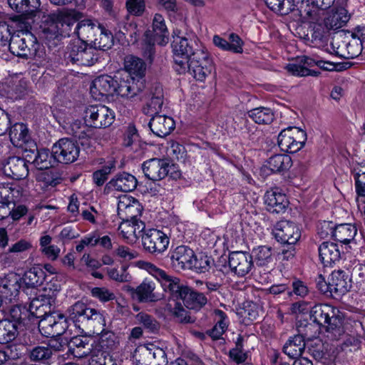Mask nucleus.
<instances>
[{
  "mask_svg": "<svg viewBox=\"0 0 365 365\" xmlns=\"http://www.w3.org/2000/svg\"><path fill=\"white\" fill-rule=\"evenodd\" d=\"M115 79L108 75H103L95 78L90 87V92L95 100L100 101L104 96L114 94Z\"/></svg>",
  "mask_w": 365,
  "mask_h": 365,
  "instance_id": "nucleus-23",
  "label": "nucleus"
},
{
  "mask_svg": "<svg viewBox=\"0 0 365 365\" xmlns=\"http://www.w3.org/2000/svg\"><path fill=\"white\" fill-rule=\"evenodd\" d=\"M9 137L14 146L21 148L29 140V129L22 123H15L10 128Z\"/></svg>",
  "mask_w": 365,
  "mask_h": 365,
  "instance_id": "nucleus-42",
  "label": "nucleus"
},
{
  "mask_svg": "<svg viewBox=\"0 0 365 365\" xmlns=\"http://www.w3.org/2000/svg\"><path fill=\"white\" fill-rule=\"evenodd\" d=\"M338 313L339 310L330 304H316L310 310V317L318 325L334 330L341 324Z\"/></svg>",
  "mask_w": 365,
  "mask_h": 365,
  "instance_id": "nucleus-10",
  "label": "nucleus"
},
{
  "mask_svg": "<svg viewBox=\"0 0 365 365\" xmlns=\"http://www.w3.org/2000/svg\"><path fill=\"white\" fill-rule=\"evenodd\" d=\"M214 69L212 59L205 47H200L188 62L187 71H190L193 77L200 81H203Z\"/></svg>",
  "mask_w": 365,
  "mask_h": 365,
  "instance_id": "nucleus-9",
  "label": "nucleus"
},
{
  "mask_svg": "<svg viewBox=\"0 0 365 365\" xmlns=\"http://www.w3.org/2000/svg\"><path fill=\"white\" fill-rule=\"evenodd\" d=\"M256 262L260 265H264L269 262L272 257V250L267 246H259L252 251Z\"/></svg>",
  "mask_w": 365,
  "mask_h": 365,
  "instance_id": "nucleus-55",
  "label": "nucleus"
},
{
  "mask_svg": "<svg viewBox=\"0 0 365 365\" xmlns=\"http://www.w3.org/2000/svg\"><path fill=\"white\" fill-rule=\"evenodd\" d=\"M143 207L140 202L129 195H121L118 197L117 212L121 220L140 218Z\"/></svg>",
  "mask_w": 365,
  "mask_h": 365,
  "instance_id": "nucleus-18",
  "label": "nucleus"
},
{
  "mask_svg": "<svg viewBox=\"0 0 365 365\" xmlns=\"http://www.w3.org/2000/svg\"><path fill=\"white\" fill-rule=\"evenodd\" d=\"M20 354L15 346H6L0 349V365L8 363L11 365L12 363L19 361Z\"/></svg>",
  "mask_w": 365,
  "mask_h": 365,
  "instance_id": "nucleus-54",
  "label": "nucleus"
},
{
  "mask_svg": "<svg viewBox=\"0 0 365 365\" xmlns=\"http://www.w3.org/2000/svg\"><path fill=\"white\" fill-rule=\"evenodd\" d=\"M91 349L90 339L86 336H74L68 342V351L76 358L86 356L91 353Z\"/></svg>",
  "mask_w": 365,
  "mask_h": 365,
  "instance_id": "nucleus-37",
  "label": "nucleus"
},
{
  "mask_svg": "<svg viewBox=\"0 0 365 365\" xmlns=\"http://www.w3.org/2000/svg\"><path fill=\"white\" fill-rule=\"evenodd\" d=\"M12 34H19L21 36H26L31 43H36V38L31 34L30 30L32 26L29 22H25L21 19L12 21Z\"/></svg>",
  "mask_w": 365,
  "mask_h": 365,
  "instance_id": "nucleus-51",
  "label": "nucleus"
},
{
  "mask_svg": "<svg viewBox=\"0 0 365 365\" xmlns=\"http://www.w3.org/2000/svg\"><path fill=\"white\" fill-rule=\"evenodd\" d=\"M20 195L19 187H12L9 184L0 183V201L14 204Z\"/></svg>",
  "mask_w": 365,
  "mask_h": 365,
  "instance_id": "nucleus-49",
  "label": "nucleus"
},
{
  "mask_svg": "<svg viewBox=\"0 0 365 365\" xmlns=\"http://www.w3.org/2000/svg\"><path fill=\"white\" fill-rule=\"evenodd\" d=\"M17 336V325L9 319L0 322V344L13 341Z\"/></svg>",
  "mask_w": 365,
  "mask_h": 365,
  "instance_id": "nucleus-45",
  "label": "nucleus"
},
{
  "mask_svg": "<svg viewBox=\"0 0 365 365\" xmlns=\"http://www.w3.org/2000/svg\"><path fill=\"white\" fill-rule=\"evenodd\" d=\"M357 233L356 227L349 223L340 224L335 226L333 238L343 244H348L354 240Z\"/></svg>",
  "mask_w": 365,
  "mask_h": 365,
  "instance_id": "nucleus-44",
  "label": "nucleus"
},
{
  "mask_svg": "<svg viewBox=\"0 0 365 365\" xmlns=\"http://www.w3.org/2000/svg\"><path fill=\"white\" fill-rule=\"evenodd\" d=\"M46 274L41 266H35L26 271L22 278L24 292L30 295L29 311L34 314L39 308L51 304L55 297V292L59 289L58 285L51 288L48 284L43 286Z\"/></svg>",
  "mask_w": 365,
  "mask_h": 365,
  "instance_id": "nucleus-2",
  "label": "nucleus"
},
{
  "mask_svg": "<svg viewBox=\"0 0 365 365\" xmlns=\"http://www.w3.org/2000/svg\"><path fill=\"white\" fill-rule=\"evenodd\" d=\"M292 165V160L289 155L286 154H277L271 156L265 162L262 169L266 175L283 173L287 171Z\"/></svg>",
  "mask_w": 365,
  "mask_h": 365,
  "instance_id": "nucleus-26",
  "label": "nucleus"
},
{
  "mask_svg": "<svg viewBox=\"0 0 365 365\" xmlns=\"http://www.w3.org/2000/svg\"><path fill=\"white\" fill-rule=\"evenodd\" d=\"M153 36L149 37L147 32L145 38L149 57L153 53V45L155 43L164 46L168 43V31L165 25V19L161 14H155L153 20Z\"/></svg>",
  "mask_w": 365,
  "mask_h": 365,
  "instance_id": "nucleus-17",
  "label": "nucleus"
},
{
  "mask_svg": "<svg viewBox=\"0 0 365 365\" xmlns=\"http://www.w3.org/2000/svg\"><path fill=\"white\" fill-rule=\"evenodd\" d=\"M267 6L281 15L292 14L296 21L311 26L314 15V7L309 4V0H265Z\"/></svg>",
  "mask_w": 365,
  "mask_h": 365,
  "instance_id": "nucleus-4",
  "label": "nucleus"
},
{
  "mask_svg": "<svg viewBox=\"0 0 365 365\" xmlns=\"http://www.w3.org/2000/svg\"><path fill=\"white\" fill-rule=\"evenodd\" d=\"M9 48L10 51L15 56L26 57L30 54V48L28 42L31 45L35 43H31L26 36H21L19 34H12L9 39Z\"/></svg>",
  "mask_w": 365,
  "mask_h": 365,
  "instance_id": "nucleus-39",
  "label": "nucleus"
},
{
  "mask_svg": "<svg viewBox=\"0 0 365 365\" xmlns=\"http://www.w3.org/2000/svg\"><path fill=\"white\" fill-rule=\"evenodd\" d=\"M352 175L355 182V190L358 195L356 202L359 209H361L359 197H365V161L354 165Z\"/></svg>",
  "mask_w": 365,
  "mask_h": 365,
  "instance_id": "nucleus-40",
  "label": "nucleus"
},
{
  "mask_svg": "<svg viewBox=\"0 0 365 365\" xmlns=\"http://www.w3.org/2000/svg\"><path fill=\"white\" fill-rule=\"evenodd\" d=\"M114 94L123 98H131L136 96L145 88L142 80H135L125 73H118L115 76Z\"/></svg>",
  "mask_w": 365,
  "mask_h": 365,
  "instance_id": "nucleus-13",
  "label": "nucleus"
},
{
  "mask_svg": "<svg viewBox=\"0 0 365 365\" xmlns=\"http://www.w3.org/2000/svg\"><path fill=\"white\" fill-rule=\"evenodd\" d=\"M141 351L149 359L158 361L155 365H161L166 362L165 351L154 344H147L141 348Z\"/></svg>",
  "mask_w": 365,
  "mask_h": 365,
  "instance_id": "nucleus-48",
  "label": "nucleus"
},
{
  "mask_svg": "<svg viewBox=\"0 0 365 365\" xmlns=\"http://www.w3.org/2000/svg\"><path fill=\"white\" fill-rule=\"evenodd\" d=\"M83 120L87 126L96 128H107L114 122L115 113L104 105H89L84 110Z\"/></svg>",
  "mask_w": 365,
  "mask_h": 365,
  "instance_id": "nucleus-7",
  "label": "nucleus"
},
{
  "mask_svg": "<svg viewBox=\"0 0 365 365\" xmlns=\"http://www.w3.org/2000/svg\"><path fill=\"white\" fill-rule=\"evenodd\" d=\"M155 284L153 281L145 279L135 289V294L140 302H155L159 297L155 293Z\"/></svg>",
  "mask_w": 365,
  "mask_h": 365,
  "instance_id": "nucleus-43",
  "label": "nucleus"
},
{
  "mask_svg": "<svg viewBox=\"0 0 365 365\" xmlns=\"http://www.w3.org/2000/svg\"><path fill=\"white\" fill-rule=\"evenodd\" d=\"M124 67L126 74L131 78L135 77L136 81L142 80L145 86V64L143 60L133 56H128L125 58Z\"/></svg>",
  "mask_w": 365,
  "mask_h": 365,
  "instance_id": "nucleus-35",
  "label": "nucleus"
},
{
  "mask_svg": "<svg viewBox=\"0 0 365 365\" xmlns=\"http://www.w3.org/2000/svg\"><path fill=\"white\" fill-rule=\"evenodd\" d=\"M215 319L217 320L216 324L210 331V336L213 339H219L225 332L227 327L228 320L226 314L221 310L215 311Z\"/></svg>",
  "mask_w": 365,
  "mask_h": 365,
  "instance_id": "nucleus-50",
  "label": "nucleus"
},
{
  "mask_svg": "<svg viewBox=\"0 0 365 365\" xmlns=\"http://www.w3.org/2000/svg\"><path fill=\"white\" fill-rule=\"evenodd\" d=\"M137 183V180L134 175L123 173L110 180L109 186L118 191L130 192L135 189Z\"/></svg>",
  "mask_w": 365,
  "mask_h": 365,
  "instance_id": "nucleus-38",
  "label": "nucleus"
},
{
  "mask_svg": "<svg viewBox=\"0 0 365 365\" xmlns=\"http://www.w3.org/2000/svg\"><path fill=\"white\" fill-rule=\"evenodd\" d=\"M107 272L111 279L119 282H128L131 278L125 266L122 267L120 269L116 268L109 269Z\"/></svg>",
  "mask_w": 365,
  "mask_h": 365,
  "instance_id": "nucleus-58",
  "label": "nucleus"
},
{
  "mask_svg": "<svg viewBox=\"0 0 365 365\" xmlns=\"http://www.w3.org/2000/svg\"><path fill=\"white\" fill-rule=\"evenodd\" d=\"M52 356V349L48 346H38L34 347L30 354L32 361L42 363L48 362Z\"/></svg>",
  "mask_w": 365,
  "mask_h": 365,
  "instance_id": "nucleus-53",
  "label": "nucleus"
},
{
  "mask_svg": "<svg viewBox=\"0 0 365 365\" xmlns=\"http://www.w3.org/2000/svg\"><path fill=\"white\" fill-rule=\"evenodd\" d=\"M2 170L5 175L14 180L25 178L29 174L26 159L19 157L9 158L2 164Z\"/></svg>",
  "mask_w": 365,
  "mask_h": 365,
  "instance_id": "nucleus-25",
  "label": "nucleus"
},
{
  "mask_svg": "<svg viewBox=\"0 0 365 365\" xmlns=\"http://www.w3.org/2000/svg\"><path fill=\"white\" fill-rule=\"evenodd\" d=\"M21 277L15 272L0 277V297L11 302L19 293Z\"/></svg>",
  "mask_w": 365,
  "mask_h": 365,
  "instance_id": "nucleus-21",
  "label": "nucleus"
},
{
  "mask_svg": "<svg viewBox=\"0 0 365 365\" xmlns=\"http://www.w3.org/2000/svg\"><path fill=\"white\" fill-rule=\"evenodd\" d=\"M212 260L207 255L200 254L198 256L195 255L192 269L198 272H205L210 268Z\"/></svg>",
  "mask_w": 365,
  "mask_h": 365,
  "instance_id": "nucleus-56",
  "label": "nucleus"
},
{
  "mask_svg": "<svg viewBox=\"0 0 365 365\" xmlns=\"http://www.w3.org/2000/svg\"><path fill=\"white\" fill-rule=\"evenodd\" d=\"M349 17L347 11L343 7L331 10L324 19L322 31L342 28L348 22Z\"/></svg>",
  "mask_w": 365,
  "mask_h": 365,
  "instance_id": "nucleus-30",
  "label": "nucleus"
},
{
  "mask_svg": "<svg viewBox=\"0 0 365 365\" xmlns=\"http://www.w3.org/2000/svg\"><path fill=\"white\" fill-rule=\"evenodd\" d=\"M229 266L232 272L239 277H244L253 267L252 256L246 252H232L229 255Z\"/></svg>",
  "mask_w": 365,
  "mask_h": 365,
  "instance_id": "nucleus-20",
  "label": "nucleus"
},
{
  "mask_svg": "<svg viewBox=\"0 0 365 365\" xmlns=\"http://www.w3.org/2000/svg\"><path fill=\"white\" fill-rule=\"evenodd\" d=\"M112 166H106L102 169L96 170L93 175V181L98 185H103L108 178V174L110 173Z\"/></svg>",
  "mask_w": 365,
  "mask_h": 365,
  "instance_id": "nucleus-64",
  "label": "nucleus"
},
{
  "mask_svg": "<svg viewBox=\"0 0 365 365\" xmlns=\"http://www.w3.org/2000/svg\"><path fill=\"white\" fill-rule=\"evenodd\" d=\"M170 165L166 160L152 158L142 165L145 177L151 180H160L167 176Z\"/></svg>",
  "mask_w": 365,
  "mask_h": 365,
  "instance_id": "nucleus-22",
  "label": "nucleus"
},
{
  "mask_svg": "<svg viewBox=\"0 0 365 365\" xmlns=\"http://www.w3.org/2000/svg\"><path fill=\"white\" fill-rule=\"evenodd\" d=\"M66 317L61 313L53 312L41 319L38 323V329L42 335L53 337L63 334L68 328Z\"/></svg>",
  "mask_w": 365,
  "mask_h": 365,
  "instance_id": "nucleus-14",
  "label": "nucleus"
},
{
  "mask_svg": "<svg viewBox=\"0 0 365 365\" xmlns=\"http://www.w3.org/2000/svg\"><path fill=\"white\" fill-rule=\"evenodd\" d=\"M195 253L187 246H178L173 251L171 260L176 269H192Z\"/></svg>",
  "mask_w": 365,
  "mask_h": 365,
  "instance_id": "nucleus-33",
  "label": "nucleus"
},
{
  "mask_svg": "<svg viewBox=\"0 0 365 365\" xmlns=\"http://www.w3.org/2000/svg\"><path fill=\"white\" fill-rule=\"evenodd\" d=\"M144 249L153 255L165 252L170 245L169 236L160 230L148 229L142 235Z\"/></svg>",
  "mask_w": 365,
  "mask_h": 365,
  "instance_id": "nucleus-12",
  "label": "nucleus"
},
{
  "mask_svg": "<svg viewBox=\"0 0 365 365\" xmlns=\"http://www.w3.org/2000/svg\"><path fill=\"white\" fill-rule=\"evenodd\" d=\"M149 126L155 135L163 138L175 129V122L171 116L158 114L152 117Z\"/></svg>",
  "mask_w": 365,
  "mask_h": 365,
  "instance_id": "nucleus-27",
  "label": "nucleus"
},
{
  "mask_svg": "<svg viewBox=\"0 0 365 365\" xmlns=\"http://www.w3.org/2000/svg\"><path fill=\"white\" fill-rule=\"evenodd\" d=\"M52 153L56 161L61 163H71L79 155V148L76 143L68 139L61 138L52 147Z\"/></svg>",
  "mask_w": 365,
  "mask_h": 365,
  "instance_id": "nucleus-15",
  "label": "nucleus"
},
{
  "mask_svg": "<svg viewBox=\"0 0 365 365\" xmlns=\"http://www.w3.org/2000/svg\"><path fill=\"white\" fill-rule=\"evenodd\" d=\"M115 255L123 261H130L138 257V252L126 246H119L115 250Z\"/></svg>",
  "mask_w": 365,
  "mask_h": 365,
  "instance_id": "nucleus-61",
  "label": "nucleus"
},
{
  "mask_svg": "<svg viewBox=\"0 0 365 365\" xmlns=\"http://www.w3.org/2000/svg\"><path fill=\"white\" fill-rule=\"evenodd\" d=\"M145 223L140 220L135 219H125L118 226L120 235L123 239L128 244H134L142 236L143 231L145 232Z\"/></svg>",
  "mask_w": 365,
  "mask_h": 365,
  "instance_id": "nucleus-19",
  "label": "nucleus"
},
{
  "mask_svg": "<svg viewBox=\"0 0 365 365\" xmlns=\"http://www.w3.org/2000/svg\"><path fill=\"white\" fill-rule=\"evenodd\" d=\"M66 317L68 320L72 321L76 327H79L78 323L89 320H93L99 325L104 326L106 324L103 313L88 307L85 303L81 302H77L70 307Z\"/></svg>",
  "mask_w": 365,
  "mask_h": 365,
  "instance_id": "nucleus-11",
  "label": "nucleus"
},
{
  "mask_svg": "<svg viewBox=\"0 0 365 365\" xmlns=\"http://www.w3.org/2000/svg\"><path fill=\"white\" fill-rule=\"evenodd\" d=\"M315 66L325 71L336 69V66L330 61H324L319 56H307L297 57L294 61L287 63L285 69L289 73L295 76H317L319 72L311 69Z\"/></svg>",
  "mask_w": 365,
  "mask_h": 365,
  "instance_id": "nucleus-6",
  "label": "nucleus"
},
{
  "mask_svg": "<svg viewBox=\"0 0 365 365\" xmlns=\"http://www.w3.org/2000/svg\"><path fill=\"white\" fill-rule=\"evenodd\" d=\"M136 266L155 277L160 282L164 291L169 292L174 297L181 299L187 309H199L207 303V298L203 294L180 285L178 278L168 275L154 264L140 260L136 262Z\"/></svg>",
  "mask_w": 365,
  "mask_h": 365,
  "instance_id": "nucleus-1",
  "label": "nucleus"
},
{
  "mask_svg": "<svg viewBox=\"0 0 365 365\" xmlns=\"http://www.w3.org/2000/svg\"><path fill=\"white\" fill-rule=\"evenodd\" d=\"M168 154L177 160L184 158L185 148L177 142L172 141L168 148Z\"/></svg>",
  "mask_w": 365,
  "mask_h": 365,
  "instance_id": "nucleus-63",
  "label": "nucleus"
},
{
  "mask_svg": "<svg viewBox=\"0 0 365 365\" xmlns=\"http://www.w3.org/2000/svg\"><path fill=\"white\" fill-rule=\"evenodd\" d=\"M334 0H309V4L314 7L313 10H314V15H313L314 18L310 21L311 26H313L314 29H317L316 26L318 24L320 17V9H326L329 8Z\"/></svg>",
  "mask_w": 365,
  "mask_h": 365,
  "instance_id": "nucleus-52",
  "label": "nucleus"
},
{
  "mask_svg": "<svg viewBox=\"0 0 365 365\" xmlns=\"http://www.w3.org/2000/svg\"><path fill=\"white\" fill-rule=\"evenodd\" d=\"M126 9L129 14L134 16H140L145 9V0H127Z\"/></svg>",
  "mask_w": 365,
  "mask_h": 365,
  "instance_id": "nucleus-59",
  "label": "nucleus"
},
{
  "mask_svg": "<svg viewBox=\"0 0 365 365\" xmlns=\"http://www.w3.org/2000/svg\"><path fill=\"white\" fill-rule=\"evenodd\" d=\"M25 158L27 162L32 163L38 170H47L52 166L53 163L56 161L53 153L48 149L42 148L40 150L26 151Z\"/></svg>",
  "mask_w": 365,
  "mask_h": 365,
  "instance_id": "nucleus-31",
  "label": "nucleus"
},
{
  "mask_svg": "<svg viewBox=\"0 0 365 365\" xmlns=\"http://www.w3.org/2000/svg\"><path fill=\"white\" fill-rule=\"evenodd\" d=\"M272 233L278 242L290 245H296L301 237V230L298 225L287 220L278 222Z\"/></svg>",
  "mask_w": 365,
  "mask_h": 365,
  "instance_id": "nucleus-16",
  "label": "nucleus"
},
{
  "mask_svg": "<svg viewBox=\"0 0 365 365\" xmlns=\"http://www.w3.org/2000/svg\"><path fill=\"white\" fill-rule=\"evenodd\" d=\"M81 17V14L76 10H60L44 16L45 19L39 26L38 34L46 40L68 36L72 25Z\"/></svg>",
  "mask_w": 365,
  "mask_h": 365,
  "instance_id": "nucleus-3",
  "label": "nucleus"
},
{
  "mask_svg": "<svg viewBox=\"0 0 365 365\" xmlns=\"http://www.w3.org/2000/svg\"><path fill=\"white\" fill-rule=\"evenodd\" d=\"M200 47H205L197 38L188 40L185 37L177 36L172 43L175 69L181 74L187 72L190 59L195 56Z\"/></svg>",
  "mask_w": 365,
  "mask_h": 365,
  "instance_id": "nucleus-5",
  "label": "nucleus"
},
{
  "mask_svg": "<svg viewBox=\"0 0 365 365\" xmlns=\"http://www.w3.org/2000/svg\"><path fill=\"white\" fill-rule=\"evenodd\" d=\"M264 199L267 209L272 212L279 213L284 212L289 204L286 195L279 188H274L267 191Z\"/></svg>",
  "mask_w": 365,
  "mask_h": 365,
  "instance_id": "nucleus-29",
  "label": "nucleus"
},
{
  "mask_svg": "<svg viewBox=\"0 0 365 365\" xmlns=\"http://www.w3.org/2000/svg\"><path fill=\"white\" fill-rule=\"evenodd\" d=\"M91 295L102 302L114 299L115 294L106 287H94L91 289Z\"/></svg>",
  "mask_w": 365,
  "mask_h": 365,
  "instance_id": "nucleus-60",
  "label": "nucleus"
},
{
  "mask_svg": "<svg viewBox=\"0 0 365 365\" xmlns=\"http://www.w3.org/2000/svg\"><path fill=\"white\" fill-rule=\"evenodd\" d=\"M307 140V133L297 127H288L278 135V145L282 151L294 153L301 150Z\"/></svg>",
  "mask_w": 365,
  "mask_h": 365,
  "instance_id": "nucleus-8",
  "label": "nucleus"
},
{
  "mask_svg": "<svg viewBox=\"0 0 365 365\" xmlns=\"http://www.w3.org/2000/svg\"><path fill=\"white\" fill-rule=\"evenodd\" d=\"M79 237L78 232L71 226H66L62 228L58 235L59 240L63 244Z\"/></svg>",
  "mask_w": 365,
  "mask_h": 365,
  "instance_id": "nucleus-62",
  "label": "nucleus"
},
{
  "mask_svg": "<svg viewBox=\"0 0 365 365\" xmlns=\"http://www.w3.org/2000/svg\"><path fill=\"white\" fill-rule=\"evenodd\" d=\"M101 24L91 19H84L78 23L75 33L78 37L76 42H91L97 36Z\"/></svg>",
  "mask_w": 365,
  "mask_h": 365,
  "instance_id": "nucleus-32",
  "label": "nucleus"
},
{
  "mask_svg": "<svg viewBox=\"0 0 365 365\" xmlns=\"http://www.w3.org/2000/svg\"><path fill=\"white\" fill-rule=\"evenodd\" d=\"M306 346L305 339L297 334L290 338L284 344L283 350L285 354L292 359L300 356Z\"/></svg>",
  "mask_w": 365,
  "mask_h": 365,
  "instance_id": "nucleus-41",
  "label": "nucleus"
},
{
  "mask_svg": "<svg viewBox=\"0 0 365 365\" xmlns=\"http://www.w3.org/2000/svg\"><path fill=\"white\" fill-rule=\"evenodd\" d=\"M351 287V280L347 272L334 270L329 275L331 294L340 297L347 293Z\"/></svg>",
  "mask_w": 365,
  "mask_h": 365,
  "instance_id": "nucleus-24",
  "label": "nucleus"
},
{
  "mask_svg": "<svg viewBox=\"0 0 365 365\" xmlns=\"http://www.w3.org/2000/svg\"><path fill=\"white\" fill-rule=\"evenodd\" d=\"M69 58L77 64L91 66L93 63V51L84 42H75L71 48Z\"/></svg>",
  "mask_w": 365,
  "mask_h": 365,
  "instance_id": "nucleus-28",
  "label": "nucleus"
},
{
  "mask_svg": "<svg viewBox=\"0 0 365 365\" xmlns=\"http://www.w3.org/2000/svg\"><path fill=\"white\" fill-rule=\"evenodd\" d=\"M319 255L322 264L330 266L339 259L341 252L336 243L324 242L319 247Z\"/></svg>",
  "mask_w": 365,
  "mask_h": 365,
  "instance_id": "nucleus-36",
  "label": "nucleus"
},
{
  "mask_svg": "<svg viewBox=\"0 0 365 365\" xmlns=\"http://www.w3.org/2000/svg\"><path fill=\"white\" fill-rule=\"evenodd\" d=\"M93 46L101 50L110 48L113 43L112 34L101 24L100 30L97 31V36L92 40Z\"/></svg>",
  "mask_w": 365,
  "mask_h": 365,
  "instance_id": "nucleus-46",
  "label": "nucleus"
},
{
  "mask_svg": "<svg viewBox=\"0 0 365 365\" xmlns=\"http://www.w3.org/2000/svg\"><path fill=\"white\" fill-rule=\"evenodd\" d=\"M9 6L26 19L36 16L39 13L40 0H8Z\"/></svg>",
  "mask_w": 365,
  "mask_h": 365,
  "instance_id": "nucleus-34",
  "label": "nucleus"
},
{
  "mask_svg": "<svg viewBox=\"0 0 365 365\" xmlns=\"http://www.w3.org/2000/svg\"><path fill=\"white\" fill-rule=\"evenodd\" d=\"M248 116L258 124H269L274 119V113L269 108L259 107L248 112Z\"/></svg>",
  "mask_w": 365,
  "mask_h": 365,
  "instance_id": "nucleus-47",
  "label": "nucleus"
},
{
  "mask_svg": "<svg viewBox=\"0 0 365 365\" xmlns=\"http://www.w3.org/2000/svg\"><path fill=\"white\" fill-rule=\"evenodd\" d=\"M163 98L160 96H153L147 103L144 107V113L149 115H158V111L161 109L163 106Z\"/></svg>",
  "mask_w": 365,
  "mask_h": 365,
  "instance_id": "nucleus-57",
  "label": "nucleus"
}]
</instances>
